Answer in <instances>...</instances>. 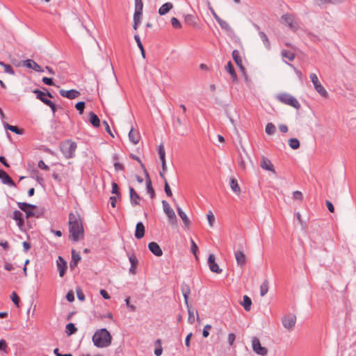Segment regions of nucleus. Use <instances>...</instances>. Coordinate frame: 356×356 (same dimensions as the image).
I'll use <instances>...</instances> for the list:
<instances>
[{
    "instance_id": "f257e3e1",
    "label": "nucleus",
    "mask_w": 356,
    "mask_h": 356,
    "mask_svg": "<svg viewBox=\"0 0 356 356\" xmlns=\"http://www.w3.org/2000/svg\"><path fill=\"white\" fill-rule=\"evenodd\" d=\"M70 238L76 242L83 238L84 229L80 215L76 212L69 214Z\"/></svg>"
},
{
    "instance_id": "f03ea898",
    "label": "nucleus",
    "mask_w": 356,
    "mask_h": 356,
    "mask_svg": "<svg viewBox=\"0 0 356 356\" xmlns=\"http://www.w3.org/2000/svg\"><path fill=\"white\" fill-rule=\"evenodd\" d=\"M92 342L97 348L108 347L111 343V335L106 329L97 330L92 336Z\"/></svg>"
},
{
    "instance_id": "7ed1b4c3",
    "label": "nucleus",
    "mask_w": 356,
    "mask_h": 356,
    "mask_svg": "<svg viewBox=\"0 0 356 356\" xmlns=\"http://www.w3.org/2000/svg\"><path fill=\"white\" fill-rule=\"evenodd\" d=\"M276 99L284 104L291 106L296 109L300 108V104L297 99L289 93L282 92L277 94Z\"/></svg>"
},
{
    "instance_id": "20e7f679",
    "label": "nucleus",
    "mask_w": 356,
    "mask_h": 356,
    "mask_svg": "<svg viewBox=\"0 0 356 356\" xmlns=\"http://www.w3.org/2000/svg\"><path fill=\"white\" fill-rule=\"evenodd\" d=\"M77 147L75 142L65 140L60 145V149L66 159H71L74 156L75 151Z\"/></svg>"
},
{
    "instance_id": "39448f33",
    "label": "nucleus",
    "mask_w": 356,
    "mask_h": 356,
    "mask_svg": "<svg viewBox=\"0 0 356 356\" xmlns=\"http://www.w3.org/2000/svg\"><path fill=\"white\" fill-rule=\"evenodd\" d=\"M309 77L316 92L322 97H327L328 96V93L320 83L317 75L315 73H312L310 74Z\"/></svg>"
},
{
    "instance_id": "423d86ee",
    "label": "nucleus",
    "mask_w": 356,
    "mask_h": 356,
    "mask_svg": "<svg viewBox=\"0 0 356 356\" xmlns=\"http://www.w3.org/2000/svg\"><path fill=\"white\" fill-rule=\"evenodd\" d=\"M282 323L284 328L289 331L293 330L296 323V316L291 313L286 314L282 317Z\"/></svg>"
},
{
    "instance_id": "0eeeda50",
    "label": "nucleus",
    "mask_w": 356,
    "mask_h": 356,
    "mask_svg": "<svg viewBox=\"0 0 356 356\" xmlns=\"http://www.w3.org/2000/svg\"><path fill=\"white\" fill-rule=\"evenodd\" d=\"M252 347L253 351L261 356H266L268 354V349L261 346L259 339L257 337L252 338Z\"/></svg>"
},
{
    "instance_id": "6e6552de",
    "label": "nucleus",
    "mask_w": 356,
    "mask_h": 356,
    "mask_svg": "<svg viewBox=\"0 0 356 356\" xmlns=\"http://www.w3.org/2000/svg\"><path fill=\"white\" fill-rule=\"evenodd\" d=\"M282 19L288 25L289 29L293 31L299 29V24L294 19V17L291 14H285L282 16Z\"/></svg>"
},
{
    "instance_id": "1a4fd4ad",
    "label": "nucleus",
    "mask_w": 356,
    "mask_h": 356,
    "mask_svg": "<svg viewBox=\"0 0 356 356\" xmlns=\"http://www.w3.org/2000/svg\"><path fill=\"white\" fill-rule=\"evenodd\" d=\"M44 90L47 92H44L38 89H35L33 92L36 95V98L38 99H40L42 103L47 106L48 104H50L51 100L48 99L46 97L53 98V95L46 88H44Z\"/></svg>"
},
{
    "instance_id": "9d476101",
    "label": "nucleus",
    "mask_w": 356,
    "mask_h": 356,
    "mask_svg": "<svg viewBox=\"0 0 356 356\" xmlns=\"http://www.w3.org/2000/svg\"><path fill=\"white\" fill-rule=\"evenodd\" d=\"M235 259L237 265L243 267L246 264V257L243 252V248L241 245L240 248L234 252Z\"/></svg>"
},
{
    "instance_id": "9b49d317",
    "label": "nucleus",
    "mask_w": 356,
    "mask_h": 356,
    "mask_svg": "<svg viewBox=\"0 0 356 356\" xmlns=\"http://www.w3.org/2000/svg\"><path fill=\"white\" fill-rule=\"evenodd\" d=\"M215 260H216L215 255L213 254H211L209 256L207 263H208L209 269L211 272L219 274L222 272V269L216 263Z\"/></svg>"
},
{
    "instance_id": "f8f14e48",
    "label": "nucleus",
    "mask_w": 356,
    "mask_h": 356,
    "mask_svg": "<svg viewBox=\"0 0 356 356\" xmlns=\"http://www.w3.org/2000/svg\"><path fill=\"white\" fill-rule=\"evenodd\" d=\"M59 94L62 97H66L69 99H74L80 95V92L74 89H72L70 90H65L63 89H61L59 90Z\"/></svg>"
},
{
    "instance_id": "ddd939ff",
    "label": "nucleus",
    "mask_w": 356,
    "mask_h": 356,
    "mask_svg": "<svg viewBox=\"0 0 356 356\" xmlns=\"http://www.w3.org/2000/svg\"><path fill=\"white\" fill-rule=\"evenodd\" d=\"M129 197H130L131 204L133 207L139 205L140 200H141L140 196L136 193V191L131 186H129Z\"/></svg>"
},
{
    "instance_id": "4468645a",
    "label": "nucleus",
    "mask_w": 356,
    "mask_h": 356,
    "mask_svg": "<svg viewBox=\"0 0 356 356\" xmlns=\"http://www.w3.org/2000/svg\"><path fill=\"white\" fill-rule=\"evenodd\" d=\"M163 211L167 215L170 220H176V215L173 209L170 207V204L165 201H162Z\"/></svg>"
},
{
    "instance_id": "2eb2a0df",
    "label": "nucleus",
    "mask_w": 356,
    "mask_h": 356,
    "mask_svg": "<svg viewBox=\"0 0 356 356\" xmlns=\"http://www.w3.org/2000/svg\"><path fill=\"white\" fill-rule=\"evenodd\" d=\"M128 257L131 264L129 273L132 275H135L136 273V268L138 264V259L134 253H128Z\"/></svg>"
},
{
    "instance_id": "dca6fc26",
    "label": "nucleus",
    "mask_w": 356,
    "mask_h": 356,
    "mask_svg": "<svg viewBox=\"0 0 356 356\" xmlns=\"http://www.w3.org/2000/svg\"><path fill=\"white\" fill-rule=\"evenodd\" d=\"M0 179L2 183L10 186L15 187L16 184L10 177L3 170L0 169Z\"/></svg>"
},
{
    "instance_id": "f3484780",
    "label": "nucleus",
    "mask_w": 356,
    "mask_h": 356,
    "mask_svg": "<svg viewBox=\"0 0 356 356\" xmlns=\"http://www.w3.org/2000/svg\"><path fill=\"white\" fill-rule=\"evenodd\" d=\"M24 66L26 67L27 68L33 69L38 72H42L44 71L36 62L31 59H26L24 60Z\"/></svg>"
},
{
    "instance_id": "a211bd4d",
    "label": "nucleus",
    "mask_w": 356,
    "mask_h": 356,
    "mask_svg": "<svg viewBox=\"0 0 356 356\" xmlns=\"http://www.w3.org/2000/svg\"><path fill=\"white\" fill-rule=\"evenodd\" d=\"M13 218L17 222L18 227L22 230L24 226V220L22 218V213L18 210H15L13 213Z\"/></svg>"
},
{
    "instance_id": "6ab92c4d",
    "label": "nucleus",
    "mask_w": 356,
    "mask_h": 356,
    "mask_svg": "<svg viewBox=\"0 0 356 356\" xmlns=\"http://www.w3.org/2000/svg\"><path fill=\"white\" fill-rule=\"evenodd\" d=\"M149 251L156 257H161L163 254V251L160 246L156 242H150L148 244Z\"/></svg>"
},
{
    "instance_id": "aec40b11",
    "label": "nucleus",
    "mask_w": 356,
    "mask_h": 356,
    "mask_svg": "<svg viewBox=\"0 0 356 356\" xmlns=\"http://www.w3.org/2000/svg\"><path fill=\"white\" fill-rule=\"evenodd\" d=\"M57 267L59 270V275L63 277L67 269V262L63 259V258L60 256L58 257V260L56 261Z\"/></svg>"
},
{
    "instance_id": "412c9836",
    "label": "nucleus",
    "mask_w": 356,
    "mask_h": 356,
    "mask_svg": "<svg viewBox=\"0 0 356 356\" xmlns=\"http://www.w3.org/2000/svg\"><path fill=\"white\" fill-rule=\"evenodd\" d=\"M145 175L146 177L147 192L150 195V197L153 199L155 197V192L152 186V181L146 169H145Z\"/></svg>"
},
{
    "instance_id": "4be33fe9",
    "label": "nucleus",
    "mask_w": 356,
    "mask_h": 356,
    "mask_svg": "<svg viewBox=\"0 0 356 356\" xmlns=\"http://www.w3.org/2000/svg\"><path fill=\"white\" fill-rule=\"evenodd\" d=\"M145 232V228L143 223L142 222H138L136 226V230H135V234H134L135 237L137 239H140L144 236Z\"/></svg>"
},
{
    "instance_id": "5701e85b",
    "label": "nucleus",
    "mask_w": 356,
    "mask_h": 356,
    "mask_svg": "<svg viewBox=\"0 0 356 356\" xmlns=\"http://www.w3.org/2000/svg\"><path fill=\"white\" fill-rule=\"evenodd\" d=\"M260 166L261 168L264 170L275 172V170L271 161L264 156L262 157Z\"/></svg>"
},
{
    "instance_id": "b1692460",
    "label": "nucleus",
    "mask_w": 356,
    "mask_h": 356,
    "mask_svg": "<svg viewBox=\"0 0 356 356\" xmlns=\"http://www.w3.org/2000/svg\"><path fill=\"white\" fill-rule=\"evenodd\" d=\"M232 58L234 60V62L236 63V64L237 65V66L242 70V71H244L245 70V68L243 66V63H242V59L241 58V56H240V53L239 51L237 50V49H234L233 51H232Z\"/></svg>"
},
{
    "instance_id": "393cba45",
    "label": "nucleus",
    "mask_w": 356,
    "mask_h": 356,
    "mask_svg": "<svg viewBox=\"0 0 356 356\" xmlns=\"http://www.w3.org/2000/svg\"><path fill=\"white\" fill-rule=\"evenodd\" d=\"M173 8V5L170 2H167L163 4L159 9V14L160 15H164L167 14L172 8Z\"/></svg>"
},
{
    "instance_id": "a878e982",
    "label": "nucleus",
    "mask_w": 356,
    "mask_h": 356,
    "mask_svg": "<svg viewBox=\"0 0 356 356\" xmlns=\"http://www.w3.org/2000/svg\"><path fill=\"white\" fill-rule=\"evenodd\" d=\"M140 134L138 132L134 130V129H131L129 133V138L131 142H132L134 144H138L140 140Z\"/></svg>"
},
{
    "instance_id": "bb28decb",
    "label": "nucleus",
    "mask_w": 356,
    "mask_h": 356,
    "mask_svg": "<svg viewBox=\"0 0 356 356\" xmlns=\"http://www.w3.org/2000/svg\"><path fill=\"white\" fill-rule=\"evenodd\" d=\"M89 121L94 127H99L100 125L99 117L93 112L89 113Z\"/></svg>"
},
{
    "instance_id": "cd10ccee",
    "label": "nucleus",
    "mask_w": 356,
    "mask_h": 356,
    "mask_svg": "<svg viewBox=\"0 0 356 356\" xmlns=\"http://www.w3.org/2000/svg\"><path fill=\"white\" fill-rule=\"evenodd\" d=\"M177 210L178 215L183 220L184 225L186 227H188L190 225V220L187 217V215L185 213V212H184L182 211V209L179 207H177Z\"/></svg>"
},
{
    "instance_id": "c85d7f7f",
    "label": "nucleus",
    "mask_w": 356,
    "mask_h": 356,
    "mask_svg": "<svg viewBox=\"0 0 356 356\" xmlns=\"http://www.w3.org/2000/svg\"><path fill=\"white\" fill-rule=\"evenodd\" d=\"M229 185H230V188L235 193L239 194L241 193L240 186L238 184L237 180L235 178H234V177L230 178Z\"/></svg>"
},
{
    "instance_id": "c756f323",
    "label": "nucleus",
    "mask_w": 356,
    "mask_h": 356,
    "mask_svg": "<svg viewBox=\"0 0 356 356\" xmlns=\"http://www.w3.org/2000/svg\"><path fill=\"white\" fill-rule=\"evenodd\" d=\"M81 260V256L76 253L74 250L72 251V261H70V267L73 268L76 266L78 262Z\"/></svg>"
},
{
    "instance_id": "7c9ffc66",
    "label": "nucleus",
    "mask_w": 356,
    "mask_h": 356,
    "mask_svg": "<svg viewBox=\"0 0 356 356\" xmlns=\"http://www.w3.org/2000/svg\"><path fill=\"white\" fill-rule=\"evenodd\" d=\"M225 68H226L227 71L229 73V74L231 75V77H232L233 81H237V75H236V73L234 68V66L230 61L227 63Z\"/></svg>"
},
{
    "instance_id": "2f4dec72",
    "label": "nucleus",
    "mask_w": 356,
    "mask_h": 356,
    "mask_svg": "<svg viewBox=\"0 0 356 356\" xmlns=\"http://www.w3.org/2000/svg\"><path fill=\"white\" fill-rule=\"evenodd\" d=\"M222 29L226 31L227 33H232L233 30L228 22L222 19L221 18L217 21Z\"/></svg>"
},
{
    "instance_id": "473e14b6",
    "label": "nucleus",
    "mask_w": 356,
    "mask_h": 356,
    "mask_svg": "<svg viewBox=\"0 0 356 356\" xmlns=\"http://www.w3.org/2000/svg\"><path fill=\"white\" fill-rule=\"evenodd\" d=\"M259 35L264 44V46L266 47V48L267 49H270V42L266 34L263 31H259Z\"/></svg>"
},
{
    "instance_id": "72a5a7b5",
    "label": "nucleus",
    "mask_w": 356,
    "mask_h": 356,
    "mask_svg": "<svg viewBox=\"0 0 356 356\" xmlns=\"http://www.w3.org/2000/svg\"><path fill=\"white\" fill-rule=\"evenodd\" d=\"M244 307V309L247 312H249L251 309L252 300L251 299L246 295L243 296V301L241 303Z\"/></svg>"
},
{
    "instance_id": "f704fd0d",
    "label": "nucleus",
    "mask_w": 356,
    "mask_h": 356,
    "mask_svg": "<svg viewBox=\"0 0 356 356\" xmlns=\"http://www.w3.org/2000/svg\"><path fill=\"white\" fill-rule=\"evenodd\" d=\"M141 17H142L141 13H134V24H133V28L134 30H137L139 24H140Z\"/></svg>"
},
{
    "instance_id": "c9c22d12",
    "label": "nucleus",
    "mask_w": 356,
    "mask_h": 356,
    "mask_svg": "<svg viewBox=\"0 0 356 356\" xmlns=\"http://www.w3.org/2000/svg\"><path fill=\"white\" fill-rule=\"evenodd\" d=\"M77 331V328L75 327L74 324L72 323H70L66 325V334L67 336H70L74 334Z\"/></svg>"
},
{
    "instance_id": "e433bc0d",
    "label": "nucleus",
    "mask_w": 356,
    "mask_h": 356,
    "mask_svg": "<svg viewBox=\"0 0 356 356\" xmlns=\"http://www.w3.org/2000/svg\"><path fill=\"white\" fill-rule=\"evenodd\" d=\"M17 204L18 208L21 210H24L25 208H29L31 210V209H35L37 207L36 205H35V204H29L26 202H19L17 203Z\"/></svg>"
},
{
    "instance_id": "4c0bfd02",
    "label": "nucleus",
    "mask_w": 356,
    "mask_h": 356,
    "mask_svg": "<svg viewBox=\"0 0 356 356\" xmlns=\"http://www.w3.org/2000/svg\"><path fill=\"white\" fill-rule=\"evenodd\" d=\"M268 291V281L266 280L260 286V295L264 296Z\"/></svg>"
},
{
    "instance_id": "58836bf2",
    "label": "nucleus",
    "mask_w": 356,
    "mask_h": 356,
    "mask_svg": "<svg viewBox=\"0 0 356 356\" xmlns=\"http://www.w3.org/2000/svg\"><path fill=\"white\" fill-rule=\"evenodd\" d=\"M281 54L282 57L287 58L289 61H292L295 58V54L289 50L282 51Z\"/></svg>"
},
{
    "instance_id": "ea45409f",
    "label": "nucleus",
    "mask_w": 356,
    "mask_h": 356,
    "mask_svg": "<svg viewBox=\"0 0 356 356\" xmlns=\"http://www.w3.org/2000/svg\"><path fill=\"white\" fill-rule=\"evenodd\" d=\"M289 145L291 149H297L300 147V142L297 138H290L289 140Z\"/></svg>"
},
{
    "instance_id": "a19ab883",
    "label": "nucleus",
    "mask_w": 356,
    "mask_h": 356,
    "mask_svg": "<svg viewBox=\"0 0 356 356\" xmlns=\"http://www.w3.org/2000/svg\"><path fill=\"white\" fill-rule=\"evenodd\" d=\"M276 130L275 126L272 122H268L265 128V131L268 135H273Z\"/></svg>"
},
{
    "instance_id": "79ce46f5",
    "label": "nucleus",
    "mask_w": 356,
    "mask_h": 356,
    "mask_svg": "<svg viewBox=\"0 0 356 356\" xmlns=\"http://www.w3.org/2000/svg\"><path fill=\"white\" fill-rule=\"evenodd\" d=\"M0 65L3 66L4 67L5 72L10 74H13V75L15 74V71L11 65L5 64L2 61H0Z\"/></svg>"
},
{
    "instance_id": "37998d69",
    "label": "nucleus",
    "mask_w": 356,
    "mask_h": 356,
    "mask_svg": "<svg viewBox=\"0 0 356 356\" xmlns=\"http://www.w3.org/2000/svg\"><path fill=\"white\" fill-rule=\"evenodd\" d=\"M143 3L142 0H135V12L143 14Z\"/></svg>"
},
{
    "instance_id": "c03bdc74",
    "label": "nucleus",
    "mask_w": 356,
    "mask_h": 356,
    "mask_svg": "<svg viewBox=\"0 0 356 356\" xmlns=\"http://www.w3.org/2000/svg\"><path fill=\"white\" fill-rule=\"evenodd\" d=\"M134 39L137 43V45L138 47V48L140 49V51H141V54H142V56L143 58H145V50H144V48H143V46L142 44V42L140 41V38L139 37L138 35H134Z\"/></svg>"
},
{
    "instance_id": "a18cd8bd",
    "label": "nucleus",
    "mask_w": 356,
    "mask_h": 356,
    "mask_svg": "<svg viewBox=\"0 0 356 356\" xmlns=\"http://www.w3.org/2000/svg\"><path fill=\"white\" fill-rule=\"evenodd\" d=\"M10 298L13 303L17 306L19 307L20 299L15 291H13L10 296Z\"/></svg>"
},
{
    "instance_id": "49530a36",
    "label": "nucleus",
    "mask_w": 356,
    "mask_h": 356,
    "mask_svg": "<svg viewBox=\"0 0 356 356\" xmlns=\"http://www.w3.org/2000/svg\"><path fill=\"white\" fill-rule=\"evenodd\" d=\"M188 322L190 324H193L195 322V316L193 310L188 306Z\"/></svg>"
},
{
    "instance_id": "de8ad7c7",
    "label": "nucleus",
    "mask_w": 356,
    "mask_h": 356,
    "mask_svg": "<svg viewBox=\"0 0 356 356\" xmlns=\"http://www.w3.org/2000/svg\"><path fill=\"white\" fill-rule=\"evenodd\" d=\"M75 108L77 111H79L80 114L83 113L85 108V102H79L76 104Z\"/></svg>"
},
{
    "instance_id": "09e8293b",
    "label": "nucleus",
    "mask_w": 356,
    "mask_h": 356,
    "mask_svg": "<svg viewBox=\"0 0 356 356\" xmlns=\"http://www.w3.org/2000/svg\"><path fill=\"white\" fill-rule=\"evenodd\" d=\"M171 24L175 29L181 28V24L180 22L178 20V19H177L175 17L171 19Z\"/></svg>"
},
{
    "instance_id": "8fccbe9b",
    "label": "nucleus",
    "mask_w": 356,
    "mask_h": 356,
    "mask_svg": "<svg viewBox=\"0 0 356 356\" xmlns=\"http://www.w3.org/2000/svg\"><path fill=\"white\" fill-rule=\"evenodd\" d=\"M207 219H208L209 225L211 227H212L213 225V222L215 220V217L213 216V213H212L211 211H209V213H207Z\"/></svg>"
},
{
    "instance_id": "3c124183",
    "label": "nucleus",
    "mask_w": 356,
    "mask_h": 356,
    "mask_svg": "<svg viewBox=\"0 0 356 356\" xmlns=\"http://www.w3.org/2000/svg\"><path fill=\"white\" fill-rule=\"evenodd\" d=\"M191 250L193 252V254L195 255V257L196 258H197V251L198 249L197 245H196V243L192 238L191 239Z\"/></svg>"
},
{
    "instance_id": "603ef678",
    "label": "nucleus",
    "mask_w": 356,
    "mask_h": 356,
    "mask_svg": "<svg viewBox=\"0 0 356 356\" xmlns=\"http://www.w3.org/2000/svg\"><path fill=\"white\" fill-rule=\"evenodd\" d=\"M10 131L18 135H22L24 134V130L22 129H19L17 127L13 125H11Z\"/></svg>"
},
{
    "instance_id": "864d4df0",
    "label": "nucleus",
    "mask_w": 356,
    "mask_h": 356,
    "mask_svg": "<svg viewBox=\"0 0 356 356\" xmlns=\"http://www.w3.org/2000/svg\"><path fill=\"white\" fill-rule=\"evenodd\" d=\"M77 298L79 300L83 301L85 300V295L80 287H78L76 290Z\"/></svg>"
},
{
    "instance_id": "5fc2aeb1",
    "label": "nucleus",
    "mask_w": 356,
    "mask_h": 356,
    "mask_svg": "<svg viewBox=\"0 0 356 356\" xmlns=\"http://www.w3.org/2000/svg\"><path fill=\"white\" fill-rule=\"evenodd\" d=\"M113 194H115L117 196H119L120 195L119 191V186L115 182L112 183V191Z\"/></svg>"
},
{
    "instance_id": "6e6d98bb",
    "label": "nucleus",
    "mask_w": 356,
    "mask_h": 356,
    "mask_svg": "<svg viewBox=\"0 0 356 356\" xmlns=\"http://www.w3.org/2000/svg\"><path fill=\"white\" fill-rule=\"evenodd\" d=\"M22 211L26 213V218L35 216V213L29 208H25L24 210Z\"/></svg>"
},
{
    "instance_id": "4d7b16f0",
    "label": "nucleus",
    "mask_w": 356,
    "mask_h": 356,
    "mask_svg": "<svg viewBox=\"0 0 356 356\" xmlns=\"http://www.w3.org/2000/svg\"><path fill=\"white\" fill-rule=\"evenodd\" d=\"M184 20L186 24L191 25L194 22V16L192 15H186Z\"/></svg>"
},
{
    "instance_id": "13d9d810",
    "label": "nucleus",
    "mask_w": 356,
    "mask_h": 356,
    "mask_svg": "<svg viewBox=\"0 0 356 356\" xmlns=\"http://www.w3.org/2000/svg\"><path fill=\"white\" fill-rule=\"evenodd\" d=\"M293 198L295 200H302L303 198L302 193L299 191H296L293 193Z\"/></svg>"
},
{
    "instance_id": "bf43d9fd",
    "label": "nucleus",
    "mask_w": 356,
    "mask_h": 356,
    "mask_svg": "<svg viewBox=\"0 0 356 356\" xmlns=\"http://www.w3.org/2000/svg\"><path fill=\"white\" fill-rule=\"evenodd\" d=\"M130 157H131L132 159L137 161L140 163V165L141 168H143V171L145 172V169H146V168H145V165L143 164V163L141 161V160L140 159V158H139L138 156H136V155L133 154H130Z\"/></svg>"
},
{
    "instance_id": "052dcab7",
    "label": "nucleus",
    "mask_w": 356,
    "mask_h": 356,
    "mask_svg": "<svg viewBox=\"0 0 356 356\" xmlns=\"http://www.w3.org/2000/svg\"><path fill=\"white\" fill-rule=\"evenodd\" d=\"M164 184H165L164 190H165V192L167 196L171 197L172 195V193L171 189L170 188V186L168 183V181H165V183H164Z\"/></svg>"
},
{
    "instance_id": "680f3d73",
    "label": "nucleus",
    "mask_w": 356,
    "mask_h": 356,
    "mask_svg": "<svg viewBox=\"0 0 356 356\" xmlns=\"http://www.w3.org/2000/svg\"><path fill=\"white\" fill-rule=\"evenodd\" d=\"M42 82L47 86H54L53 79L49 77H43L42 79Z\"/></svg>"
},
{
    "instance_id": "e2e57ef3",
    "label": "nucleus",
    "mask_w": 356,
    "mask_h": 356,
    "mask_svg": "<svg viewBox=\"0 0 356 356\" xmlns=\"http://www.w3.org/2000/svg\"><path fill=\"white\" fill-rule=\"evenodd\" d=\"M38 166L39 168H40L41 170H49V168L47 165H46L44 163V162L42 161V160H40L38 163Z\"/></svg>"
},
{
    "instance_id": "0e129e2a",
    "label": "nucleus",
    "mask_w": 356,
    "mask_h": 356,
    "mask_svg": "<svg viewBox=\"0 0 356 356\" xmlns=\"http://www.w3.org/2000/svg\"><path fill=\"white\" fill-rule=\"evenodd\" d=\"M211 328V326L210 325H206L203 329L202 335L204 338H207L209 334V330Z\"/></svg>"
},
{
    "instance_id": "69168bd1",
    "label": "nucleus",
    "mask_w": 356,
    "mask_h": 356,
    "mask_svg": "<svg viewBox=\"0 0 356 356\" xmlns=\"http://www.w3.org/2000/svg\"><path fill=\"white\" fill-rule=\"evenodd\" d=\"M7 348H8V345H7L6 340L1 339L0 340V350L6 352Z\"/></svg>"
},
{
    "instance_id": "338daca9",
    "label": "nucleus",
    "mask_w": 356,
    "mask_h": 356,
    "mask_svg": "<svg viewBox=\"0 0 356 356\" xmlns=\"http://www.w3.org/2000/svg\"><path fill=\"white\" fill-rule=\"evenodd\" d=\"M66 299L69 302H73L74 300V294L72 291H70L67 292V293L66 295Z\"/></svg>"
},
{
    "instance_id": "774afa93",
    "label": "nucleus",
    "mask_w": 356,
    "mask_h": 356,
    "mask_svg": "<svg viewBox=\"0 0 356 356\" xmlns=\"http://www.w3.org/2000/svg\"><path fill=\"white\" fill-rule=\"evenodd\" d=\"M325 204H326L329 211L331 212V213H334V205L332 204V203L330 201H329V200H326L325 201Z\"/></svg>"
}]
</instances>
